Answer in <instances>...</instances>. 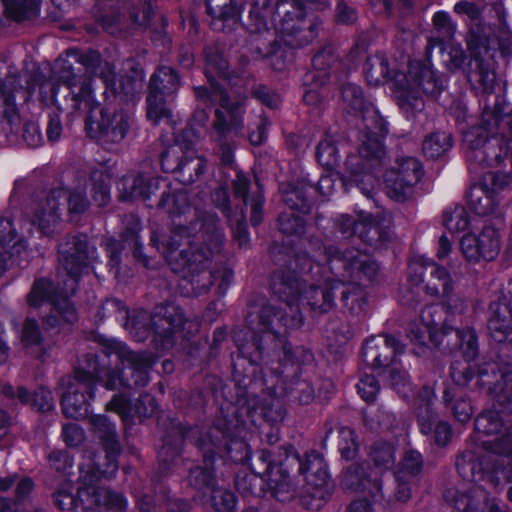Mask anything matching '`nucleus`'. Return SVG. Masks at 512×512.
Masks as SVG:
<instances>
[{"label": "nucleus", "mask_w": 512, "mask_h": 512, "mask_svg": "<svg viewBox=\"0 0 512 512\" xmlns=\"http://www.w3.org/2000/svg\"><path fill=\"white\" fill-rule=\"evenodd\" d=\"M444 225L451 233H459L471 225V220L465 208L456 207L452 211L445 212Z\"/></svg>", "instance_id": "nucleus-45"}, {"label": "nucleus", "mask_w": 512, "mask_h": 512, "mask_svg": "<svg viewBox=\"0 0 512 512\" xmlns=\"http://www.w3.org/2000/svg\"><path fill=\"white\" fill-rule=\"evenodd\" d=\"M190 238L186 228H179L157 243L158 250L162 251L173 270L187 268L189 271H199L200 267L207 266L210 255L219 252L223 244V233L216 228L209 235L205 249L194 250Z\"/></svg>", "instance_id": "nucleus-7"}, {"label": "nucleus", "mask_w": 512, "mask_h": 512, "mask_svg": "<svg viewBox=\"0 0 512 512\" xmlns=\"http://www.w3.org/2000/svg\"><path fill=\"white\" fill-rule=\"evenodd\" d=\"M327 254L333 265L342 264L346 272L343 278L349 284L364 286L372 282L379 271L378 264L366 252L351 249L340 253L337 249L328 248Z\"/></svg>", "instance_id": "nucleus-17"}, {"label": "nucleus", "mask_w": 512, "mask_h": 512, "mask_svg": "<svg viewBox=\"0 0 512 512\" xmlns=\"http://www.w3.org/2000/svg\"><path fill=\"white\" fill-rule=\"evenodd\" d=\"M339 226L343 234L352 235L358 233L359 237L364 241H369L365 233L366 229L371 231L372 229L378 232V222L375 218L371 217L370 214L361 212L358 215L357 221L352 219L348 215H341L339 218Z\"/></svg>", "instance_id": "nucleus-33"}, {"label": "nucleus", "mask_w": 512, "mask_h": 512, "mask_svg": "<svg viewBox=\"0 0 512 512\" xmlns=\"http://www.w3.org/2000/svg\"><path fill=\"white\" fill-rule=\"evenodd\" d=\"M444 308L436 305L427 306L421 314L422 328L412 324L409 329L411 342L422 348L425 344V334H429L430 340L435 345H443L444 338L447 339V347L452 350L458 346L462 350L466 361L473 360L477 355V337L475 332L467 328L465 330H453L443 319ZM445 314H448L445 311Z\"/></svg>", "instance_id": "nucleus-6"}, {"label": "nucleus", "mask_w": 512, "mask_h": 512, "mask_svg": "<svg viewBox=\"0 0 512 512\" xmlns=\"http://www.w3.org/2000/svg\"><path fill=\"white\" fill-rule=\"evenodd\" d=\"M438 45L442 52H447L453 67L458 68L464 63L465 53L459 45H454L451 41L438 43Z\"/></svg>", "instance_id": "nucleus-56"}, {"label": "nucleus", "mask_w": 512, "mask_h": 512, "mask_svg": "<svg viewBox=\"0 0 512 512\" xmlns=\"http://www.w3.org/2000/svg\"><path fill=\"white\" fill-rule=\"evenodd\" d=\"M422 469V457L417 451H409L405 454L403 460L395 472H401L406 478L414 480Z\"/></svg>", "instance_id": "nucleus-47"}, {"label": "nucleus", "mask_w": 512, "mask_h": 512, "mask_svg": "<svg viewBox=\"0 0 512 512\" xmlns=\"http://www.w3.org/2000/svg\"><path fill=\"white\" fill-rule=\"evenodd\" d=\"M384 349L389 353L400 354L403 352V347L399 341L390 335H385L380 338L372 337L368 339L362 348L363 361L372 368L381 367L384 360L387 359L388 353H383L380 350Z\"/></svg>", "instance_id": "nucleus-28"}, {"label": "nucleus", "mask_w": 512, "mask_h": 512, "mask_svg": "<svg viewBox=\"0 0 512 512\" xmlns=\"http://www.w3.org/2000/svg\"><path fill=\"white\" fill-rule=\"evenodd\" d=\"M95 430L101 433L104 442L107 463L105 467L97 466L95 471L89 475V481L92 483L94 478L100 476L112 477L115 475L118 465L116 456L120 451L119 443L116 440L115 426L104 415H92L90 418ZM84 482H87L88 473L82 476ZM79 497L91 500L95 504V510L98 512H126L127 501L117 493H113L105 487H94L92 484L79 488Z\"/></svg>", "instance_id": "nucleus-5"}, {"label": "nucleus", "mask_w": 512, "mask_h": 512, "mask_svg": "<svg viewBox=\"0 0 512 512\" xmlns=\"http://www.w3.org/2000/svg\"><path fill=\"white\" fill-rule=\"evenodd\" d=\"M388 381L392 389H394L402 397L407 398L408 393L412 391L408 373L399 367L396 359L392 361L386 370Z\"/></svg>", "instance_id": "nucleus-39"}, {"label": "nucleus", "mask_w": 512, "mask_h": 512, "mask_svg": "<svg viewBox=\"0 0 512 512\" xmlns=\"http://www.w3.org/2000/svg\"><path fill=\"white\" fill-rule=\"evenodd\" d=\"M228 64L222 57L211 58L207 56V68L205 74L210 83V91L205 87L195 89L198 98H209L211 102H219L223 110L216 111L215 130L219 135L225 136L232 130L242 126L241 113L239 106L230 103L227 92L223 91L216 82L214 76H217L224 82L231 84L232 79L227 74Z\"/></svg>", "instance_id": "nucleus-9"}, {"label": "nucleus", "mask_w": 512, "mask_h": 512, "mask_svg": "<svg viewBox=\"0 0 512 512\" xmlns=\"http://www.w3.org/2000/svg\"><path fill=\"white\" fill-rule=\"evenodd\" d=\"M196 158L194 142L177 139V143L171 146L166 152L162 153L161 161L165 170L184 172L191 161Z\"/></svg>", "instance_id": "nucleus-30"}, {"label": "nucleus", "mask_w": 512, "mask_h": 512, "mask_svg": "<svg viewBox=\"0 0 512 512\" xmlns=\"http://www.w3.org/2000/svg\"><path fill=\"white\" fill-rule=\"evenodd\" d=\"M341 281H325L323 285L310 286L302 291V285L298 279L274 281L273 290L279 298L286 302L292 313L298 312L299 305L306 303L312 310L326 312L332 307V290L338 288Z\"/></svg>", "instance_id": "nucleus-11"}, {"label": "nucleus", "mask_w": 512, "mask_h": 512, "mask_svg": "<svg viewBox=\"0 0 512 512\" xmlns=\"http://www.w3.org/2000/svg\"><path fill=\"white\" fill-rule=\"evenodd\" d=\"M62 436L68 446L74 447L84 440V431L76 423H69L63 426Z\"/></svg>", "instance_id": "nucleus-55"}, {"label": "nucleus", "mask_w": 512, "mask_h": 512, "mask_svg": "<svg viewBox=\"0 0 512 512\" xmlns=\"http://www.w3.org/2000/svg\"><path fill=\"white\" fill-rule=\"evenodd\" d=\"M299 461V470L307 482V492L302 496V503L308 509L318 510L326 503L331 494V485L326 464L317 454H309L305 462Z\"/></svg>", "instance_id": "nucleus-16"}, {"label": "nucleus", "mask_w": 512, "mask_h": 512, "mask_svg": "<svg viewBox=\"0 0 512 512\" xmlns=\"http://www.w3.org/2000/svg\"><path fill=\"white\" fill-rule=\"evenodd\" d=\"M121 197L125 200L133 198L147 199L153 192V185L143 176L129 175L123 177L117 184Z\"/></svg>", "instance_id": "nucleus-32"}, {"label": "nucleus", "mask_w": 512, "mask_h": 512, "mask_svg": "<svg viewBox=\"0 0 512 512\" xmlns=\"http://www.w3.org/2000/svg\"><path fill=\"white\" fill-rule=\"evenodd\" d=\"M394 474L397 483L395 498L399 502H406L411 496V486L414 480L406 478L403 471L394 472Z\"/></svg>", "instance_id": "nucleus-54"}, {"label": "nucleus", "mask_w": 512, "mask_h": 512, "mask_svg": "<svg viewBox=\"0 0 512 512\" xmlns=\"http://www.w3.org/2000/svg\"><path fill=\"white\" fill-rule=\"evenodd\" d=\"M169 316H165L161 320V324L156 325L162 327L164 330L165 337L182 332L184 336L193 334L198 330L199 323L196 319L188 320L184 318L183 312L171 306Z\"/></svg>", "instance_id": "nucleus-31"}, {"label": "nucleus", "mask_w": 512, "mask_h": 512, "mask_svg": "<svg viewBox=\"0 0 512 512\" xmlns=\"http://www.w3.org/2000/svg\"><path fill=\"white\" fill-rule=\"evenodd\" d=\"M338 446L342 458L352 459L357 451L355 432L350 428H342L339 432Z\"/></svg>", "instance_id": "nucleus-49"}, {"label": "nucleus", "mask_w": 512, "mask_h": 512, "mask_svg": "<svg viewBox=\"0 0 512 512\" xmlns=\"http://www.w3.org/2000/svg\"><path fill=\"white\" fill-rule=\"evenodd\" d=\"M0 276L10 265L22 259L27 254L26 244L22 238H17L13 227L12 216L5 213L0 217Z\"/></svg>", "instance_id": "nucleus-23"}, {"label": "nucleus", "mask_w": 512, "mask_h": 512, "mask_svg": "<svg viewBox=\"0 0 512 512\" xmlns=\"http://www.w3.org/2000/svg\"><path fill=\"white\" fill-rule=\"evenodd\" d=\"M213 435L209 436L208 441L203 440L200 444L201 449L205 451L204 462L206 467H196L191 469L188 482L197 490L205 493L206 490H211L210 503L217 512H233L237 505V498L230 490L215 487L213 472L210 467L213 457L208 453L220 454L222 451V443L214 440Z\"/></svg>", "instance_id": "nucleus-12"}, {"label": "nucleus", "mask_w": 512, "mask_h": 512, "mask_svg": "<svg viewBox=\"0 0 512 512\" xmlns=\"http://www.w3.org/2000/svg\"><path fill=\"white\" fill-rule=\"evenodd\" d=\"M338 174L333 170L326 169V173L322 174L318 181V191L324 197H329L335 190L336 179Z\"/></svg>", "instance_id": "nucleus-57"}, {"label": "nucleus", "mask_w": 512, "mask_h": 512, "mask_svg": "<svg viewBox=\"0 0 512 512\" xmlns=\"http://www.w3.org/2000/svg\"><path fill=\"white\" fill-rule=\"evenodd\" d=\"M434 27L439 34L438 42H449L453 39L456 31V26L451 20L448 13L444 11H438L433 16Z\"/></svg>", "instance_id": "nucleus-46"}, {"label": "nucleus", "mask_w": 512, "mask_h": 512, "mask_svg": "<svg viewBox=\"0 0 512 512\" xmlns=\"http://www.w3.org/2000/svg\"><path fill=\"white\" fill-rule=\"evenodd\" d=\"M20 333L21 341L26 346L37 345L41 340V333L38 324L31 318H26Z\"/></svg>", "instance_id": "nucleus-52"}, {"label": "nucleus", "mask_w": 512, "mask_h": 512, "mask_svg": "<svg viewBox=\"0 0 512 512\" xmlns=\"http://www.w3.org/2000/svg\"><path fill=\"white\" fill-rule=\"evenodd\" d=\"M364 74L370 85L376 86L388 79L390 70L384 54L370 56L364 66Z\"/></svg>", "instance_id": "nucleus-35"}, {"label": "nucleus", "mask_w": 512, "mask_h": 512, "mask_svg": "<svg viewBox=\"0 0 512 512\" xmlns=\"http://www.w3.org/2000/svg\"><path fill=\"white\" fill-rule=\"evenodd\" d=\"M49 461L58 471H64L67 467H72V461L66 452H53L49 456Z\"/></svg>", "instance_id": "nucleus-60"}, {"label": "nucleus", "mask_w": 512, "mask_h": 512, "mask_svg": "<svg viewBox=\"0 0 512 512\" xmlns=\"http://www.w3.org/2000/svg\"><path fill=\"white\" fill-rule=\"evenodd\" d=\"M213 433L221 434L225 440L224 449L229 458L234 462H246L251 458L250 448L245 441L233 439L228 428L215 427Z\"/></svg>", "instance_id": "nucleus-36"}, {"label": "nucleus", "mask_w": 512, "mask_h": 512, "mask_svg": "<svg viewBox=\"0 0 512 512\" xmlns=\"http://www.w3.org/2000/svg\"><path fill=\"white\" fill-rule=\"evenodd\" d=\"M270 0H250L249 17L255 33H265V40L273 38L271 47L263 53L270 58L275 70L281 71L294 57V49L311 42L316 36L317 23L308 17L304 9L318 7L320 0H279L276 13L273 14V28H267L266 18L272 15Z\"/></svg>", "instance_id": "nucleus-1"}, {"label": "nucleus", "mask_w": 512, "mask_h": 512, "mask_svg": "<svg viewBox=\"0 0 512 512\" xmlns=\"http://www.w3.org/2000/svg\"><path fill=\"white\" fill-rule=\"evenodd\" d=\"M450 134L434 133L428 136L422 145L424 154L429 158H438L447 152L451 147Z\"/></svg>", "instance_id": "nucleus-42"}, {"label": "nucleus", "mask_w": 512, "mask_h": 512, "mask_svg": "<svg viewBox=\"0 0 512 512\" xmlns=\"http://www.w3.org/2000/svg\"><path fill=\"white\" fill-rule=\"evenodd\" d=\"M17 397L21 403L27 404L31 403V405L37 408L40 411H49L53 408V396L50 390L39 387L33 393L32 398L30 397L29 392L20 387L17 391Z\"/></svg>", "instance_id": "nucleus-38"}, {"label": "nucleus", "mask_w": 512, "mask_h": 512, "mask_svg": "<svg viewBox=\"0 0 512 512\" xmlns=\"http://www.w3.org/2000/svg\"><path fill=\"white\" fill-rule=\"evenodd\" d=\"M280 191L283 194V199L285 203L293 210H298L303 213L309 211V206L303 194L298 190L293 188L291 191H287L285 187L282 185L280 187Z\"/></svg>", "instance_id": "nucleus-53"}, {"label": "nucleus", "mask_w": 512, "mask_h": 512, "mask_svg": "<svg viewBox=\"0 0 512 512\" xmlns=\"http://www.w3.org/2000/svg\"><path fill=\"white\" fill-rule=\"evenodd\" d=\"M452 410L455 418L462 423L469 421L473 414V408L471 403L464 398L457 400L452 405Z\"/></svg>", "instance_id": "nucleus-59"}, {"label": "nucleus", "mask_w": 512, "mask_h": 512, "mask_svg": "<svg viewBox=\"0 0 512 512\" xmlns=\"http://www.w3.org/2000/svg\"><path fill=\"white\" fill-rule=\"evenodd\" d=\"M66 197L68 201V211L72 218L82 214L88 208V201L79 188H74L67 192L63 187H56L40 201L34 208L33 225L37 226L41 234L51 236L58 231L60 219V199Z\"/></svg>", "instance_id": "nucleus-10"}, {"label": "nucleus", "mask_w": 512, "mask_h": 512, "mask_svg": "<svg viewBox=\"0 0 512 512\" xmlns=\"http://www.w3.org/2000/svg\"><path fill=\"white\" fill-rule=\"evenodd\" d=\"M460 249L469 263L493 261L501 250L500 232L491 225H484L479 232L464 234L460 241Z\"/></svg>", "instance_id": "nucleus-18"}, {"label": "nucleus", "mask_w": 512, "mask_h": 512, "mask_svg": "<svg viewBox=\"0 0 512 512\" xmlns=\"http://www.w3.org/2000/svg\"><path fill=\"white\" fill-rule=\"evenodd\" d=\"M434 398V390L430 387H424L422 392L415 399V405L419 409V426L423 434L432 432V422L426 419V414H431L430 407Z\"/></svg>", "instance_id": "nucleus-40"}, {"label": "nucleus", "mask_w": 512, "mask_h": 512, "mask_svg": "<svg viewBox=\"0 0 512 512\" xmlns=\"http://www.w3.org/2000/svg\"><path fill=\"white\" fill-rule=\"evenodd\" d=\"M342 99L344 109L348 113L361 114L365 126L359 156L351 155L347 158L346 166L349 169V175L344 176L342 182L345 185L355 183L364 195L370 197L377 182L372 170L381 164L384 155L382 139L387 129L372 104L364 99L359 86L351 83L344 85Z\"/></svg>", "instance_id": "nucleus-2"}, {"label": "nucleus", "mask_w": 512, "mask_h": 512, "mask_svg": "<svg viewBox=\"0 0 512 512\" xmlns=\"http://www.w3.org/2000/svg\"><path fill=\"white\" fill-rule=\"evenodd\" d=\"M268 317H269L268 310L265 309L263 311V315H262V324L265 327V330L263 331L262 336L260 337V339L257 342V349H259L260 351L262 349H264V346H263L264 342L265 343L272 342L274 349H276L279 345H282L283 348L286 349V344H285L284 339L279 338L277 336V334L273 330L270 329L271 323H270V321H268V319H267Z\"/></svg>", "instance_id": "nucleus-51"}, {"label": "nucleus", "mask_w": 512, "mask_h": 512, "mask_svg": "<svg viewBox=\"0 0 512 512\" xmlns=\"http://www.w3.org/2000/svg\"><path fill=\"white\" fill-rule=\"evenodd\" d=\"M371 458L377 472L367 473L364 465H353L344 474L343 483L347 488L357 492L368 493L372 498L381 494V483L377 479L379 472L391 468L395 461L394 447L386 442L375 443L371 450Z\"/></svg>", "instance_id": "nucleus-13"}, {"label": "nucleus", "mask_w": 512, "mask_h": 512, "mask_svg": "<svg viewBox=\"0 0 512 512\" xmlns=\"http://www.w3.org/2000/svg\"><path fill=\"white\" fill-rule=\"evenodd\" d=\"M258 460L262 463L263 475L273 484V494L281 502L289 501L294 496L288 475L278 467L276 461L272 459L271 452L261 450L258 453Z\"/></svg>", "instance_id": "nucleus-27"}, {"label": "nucleus", "mask_w": 512, "mask_h": 512, "mask_svg": "<svg viewBox=\"0 0 512 512\" xmlns=\"http://www.w3.org/2000/svg\"><path fill=\"white\" fill-rule=\"evenodd\" d=\"M509 304L492 303L490 305L491 316L488 328L492 338L497 342H504L512 336V281L507 285Z\"/></svg>", "instance_id": "nucleus-26"}, {"label": "nucleus", "mask_w": 512, "mask_h": 512, "mask_svg": "<svg viewBox=\"0 0 512 512\" xmlns=\"http://www.w3.org/2000/svg\"><path fill=\"white\" fill-rule=\"evenodd\" d=\"M206 5L213 20L222 21L224 26L232 27L240 21L243 6L241 0H230V3L223 7H213L212 0H206Z\"/></svg>", "instance_id": "nucleus-34"}, {"label": "nucleus", "mask_w": 512, "mask_h": 512, "mask_svg": "<svg viewBox=\"0 0 512 512\" xmlns=\"http://www.w3.org/2000/svg\"><path fill=\"white\" fill-rule=\"evenodd\" d=\"M107 409L118 413L125 423H129L134 415L140 418L153 415L157 410V405L149 395L142 396L133 408L128 399L121 395H115L107 404Z\"/></svg>", "instance_id": "nucleus-29"}, {"label": "nucleus", "mask_w": 512, "mask_h": 512, "mask_svg": "<svg viewBox=\"0 0 512 512\" xmlns=\"http://www.w3.org/2000/svg\"><path fill=\"white\" fill-rule=\"evenodd\" d=\"M431 267L430 279L425 286L427 294L435 296L442 291L443 297L450 300L452 291V279L450 274L437 264L430 261L424 255H415L408 266V282L417 287L423 282V274L427 267Z\"/></svg>", "instance_id": "nucleus-20"}, {"label": "nucleus", "mask_w": 512, "mask_h": 512, "mask_svg": "<svg viewBox=\"0 0 512 512\" xmlns=\"http://www.w3.org/2000/svg\"><path fill=\"white\" fill-rule=\"evenodd\" d=\"M59 255L61 265L67 272L64 287H59L52 296L51 282L47 279H39L34 282L27 299L29 305L35 308L46 301L52 302L55 315L47 319V325L51 327L58 322L57 315L70 323L76 320L75 309L68 301V297L75 292L79 275L97 258L96 249L89 247L87 237L84 235L72 236L65 243L60 244Z\"/></svg>", "instance_id": "nucleus-3"}, {"label": "nucleus", "mask_w": 512, "mask_h": 512, "mask_svg": "<svg viewBox=\"0 0 512 512\" xmlns=\"http://www.w3.org/2000/svg\"><path fill=\"white\" fill-rule=\"evenodd\" d=\"M179 84V77L172 68L162 67L152 75L149 84L150 93L147 97L149 121L158 124L160 121L166 120L171 126L176 123L165 97L173 95Z\"/></svg>", "instance_id": "nucleus-14"}, {"label": "nucleus", "mask_w": 512, "mask_h": 512, "mask_svg": "<svg viewBox=\"0 0 512 512\" xmlns=\"http://www.w3.org/2000/svg\"><path fill=\"white\" fill-rule=\"evenodd\" d=\"M358 394L366 402H373L379 393L380 387L374 376L366 375L357 384Z\"/></svg>", "instance_id": "nucleus-50"}, {"label": "nucleus", "mask_w": 512, "mask_h": 512, "mask_svg": "<svg viewBox=\"0 0 512 512\" xmlns=\"http://www.w3.org/2000/svg\"><path fill=\"white\" fill-rule=\"evenodd\" d=\"M280 229L286 234L300 233L303 228V221L299 216L281 215L279 218Z\"/></svg>", "instance_id": "nucleus-58"}, {"label": "nucleus", "mask_w": 512, "mask_h": 512, "mask_svg": "<svg viewBox=\"0 0 512 512\" xmlns=\"http://www.w3.org/2000/svg\"><path fill=\"white\" fill-rule=\"evenodd\" d=\"M68 57L82 65L85 70L91 74H98L106 85L107 90L115 95L125 90L124 87L117 85V77L113 67L109 63H102L98 52L88 51L85 53L71 50Z\"/></svg>", "instance_id": "nucleus-25"}, {"label": "nucleus", "mask_w": 512, "mask_h": 512, "mask_svg": "<svg viewBox=\"0 0 512 512\" xmlns=\"http://www.w3.org/2000/svg\"><path fill=\"white\" fill-rule=\"evenodd\" d=\"M89 367L93 368V372H90L95 378V383L101 382L109 390L117 389L124 385H131L127 383L129 382V379H126V381H124L120 371L109 370L107 368H101L99 370H96L95 361L93 362V364H90Z\"/></svg>", "instance_id": "nucleus-44"}, {"label": "nucleus", "mask_w": 512, "mask_h": 512, "mask_svg": "<svg viewBox=\"0 0 512 512\" xmlns=\"http://www.w3.org/2000/svg\"><path fill=\"white\" fill-rule=\"evenodd\" d=\"M393 87L400 108L409 113L422 109L423 94L438 95L443 88V82L436 75L430 60H412L409 62L407 75H394Z\"/></svg>", "instance_id": "nucleus-8"}, {"label": "nucleus", "mask_w": 512, "mask_h": 512, "mask_svg": "<svg viewBox=\"0 0 512 512\" xmlns=\"http://www.w3.org/2000/svg\"><path fill=\"white\" fill-rule=\"evenodd\" d=\"M454 11L458 14H465L472 20H476L480 16L479 8L475 4L466 1L456 3Z\"/></svg>", "instance_id": "nucleus-62"}, {"label": "nucleus", "mask_w": 512, "mask_h": 512, "mask_svg": "<svg viewBox=\"0 0 512 512\" xmlns=\"http://www.w3.org/2000/svg\"><path fill=\"white\" fill-rule=\"evenodd\" d=\"M435 440L439 445H446L452 436L450 425L447 422L440 421L435 427Z\"/></svg>", "instance_id": "nucleus-61"}, {"label": "nucleus", "mask_w": 512, "mask_h": 512, "mask_svg": "<svg viewBox=\"0 0 512 512\" xmlns=\"http://www.w3.org/2000/svg\"><path fill=\"white\" fill-rule=\"evenodd\" d=\"M67 390L62 395L63 413L69 418H82L90 414L89 400L94 398L95 378L90 371L79 369L73 378L62 379Z\"/></svg>", "instance_id": "nucleus-15"}, {"label": "nucleus", "mask_w": 512, "mask_h": 512, "mask_svg": "<svg viewBox=\"0 0 512 512\" xmlns=\"http://www.w3.org/2000/svg\"><path fill=\"white\" fill-rule=\"evenodd\" d=\"M268 121L266 118H262L257 126L256 131H252L249 135L250 142L253 145H260L266 139Z\"/></svg>", "instance_id": "nucleus-64"}, {"label": "nucleus", "mask_w": 512, "mask_h": 512, "mask_svg": "<svg viewBox=\"0 0 512 512\" xmlns=\"http://www.w3.org/2000/svg\"><path fill=\"white\" fill-rule=\"evenodd\" d=\"M335 57L331 49H324L317 53L313 58V71L306 75V80L310 81V87L304 92V102L313 107L322 103V86L328 81L329 74L327 69L334 63Z\"/></svg>", "instance_id": "nucleus-24"}, {"label": "nucleus", "mask_w": 512, "mask_h": 512, "mask_svg": "<svg viewBox=\"0 0 512 512\" xmlns=\"http://www.w3.org/2000/svg\"><path fill=\"white\" fill-rule=\"evenodd\" d=\"M8 17L20 21L34 16L39 11L37 0H1Z\"/></svg>", "instance_id": "nucleus-37"}, {"label": "nucleus", "mask_w": 512, "mask_h": 512, "mask_svg": "<svg viewBox=\"0 0 512 512\" xmlns=\"http://www.w3.org/2000/svg\"><path fill=\"white\" fill-rule=\"evenodd\" d=\"M90 181L93 200L98 206H105L110 200V175L104 171H95Z\"/></svg>", "instance_id": "nucleus-41"}, {"label": "nucleus", "mask_w": 512, "mask_h": 512, "mask_svg": "<svg viewBox=\"0 0 512 512\" xmlns=\"http://www.w3.org/2000/svg\"><path fill=\"white\" fill-rule=\"evenodd\" d=\"M108 354L115 355L123 368L128 370L135 386H144L148 382V371L153 364L152 358L145 354L131 352L121 341L112 339L108 341Z\"/></svg>", "instance_id": "nucleus-21"}, {"label": "nucleus", "mask_w": 512, "mask_h": 512, "mask_svg": "<svg viewBox=\"0 0 512 512\" xmlns=\"http://www.w3.org/2000/svg\"><path fill=\"white\" fill-rule=\"evenodd\" d=\"M476 430L486 435H496L492 441H483V445L487 446L496 454H512V432L505 428L502 431V418L498 412L487 411L477 417L475 421Z\"/></svg>", "instance_id": "nucleus-22"}, {"label": "nucleus", "mask_w": 512, "mask_h": 512, "mask_svg": "<svg viewBox=\"0 0 512 512\" xmlns=\"http://www.w3.org/2000/svg\"><path fill=\"white\" fill-rule=\"evenodd\" d=\"M422 175L421 163L416 158L401 157L397 159L384 176L387 195L396 201L405 200Z\"/></svg>", "instance_id": "nucleus-19"}, {"label": "nucleus", "mask_w": 512, "mask_h": 512, "mask_svg": "<svg viewBox=\"0 0 512 512\" xmlns=\"http://www.w3.org/2000/svg\"><path fill=\"white\" fill-rule=\"evenodd\" d=\"M263 481V478L258 473L251 471L239 473L236 477L235 485L240 493L247 495L256 493L257 486L260 487Z\"/></svg>", "instance_id": "nucleus-48"}, {"label": "nucleus", "mask_w": 512, "mask_h": 512, "mask_svg": "<svg viewBox=\"0 0 512 512\" xmlns=\"http://www.w3.org/2000/svg\"><path fill=\"white\" fill-rule=\"evenodd\" d=\"M316 156L318 162L326 169L333 170L338 165V149L331 137H326L319 143Z\"/></svg>", "instance_id": "nucleus-43"}, {"label": "nucleus", "mask_w": 512, "mask_h": 512, "mask_svg": "<svg viewBox=\"0 0 512 512\" xmlns=\"http://www.w3.org/2000/svg\"><path fill=\"white\" fill-rule=\"evenodd\" d=\"M336 18L341 23H351L356 19L355 11L344 2H339L337 5Z\"/></svg>", "instance_id": "nucleus-63"}, {"label": "nucleus", "mask_w": 512, "mask_h": 512, "mask_svg": "<svg viewBox=\"0 0 512 512\" xmlns=\"http://www.w3.org/2000/svg\"><path fill=\"white\" fill-rule=\"evenodd\" d=\"M65 70L61 79L71 90V108L75 112L87 115V129L91 137L102 144L119 143L124 139L129 129L130 115L123 109L107 106L101 110L100 119L92 121V113L98 103L91 88L90 82L74 73L71 65H63Z\"/></svg>", "instance_id": "nucleus-4"}]
</instances>
